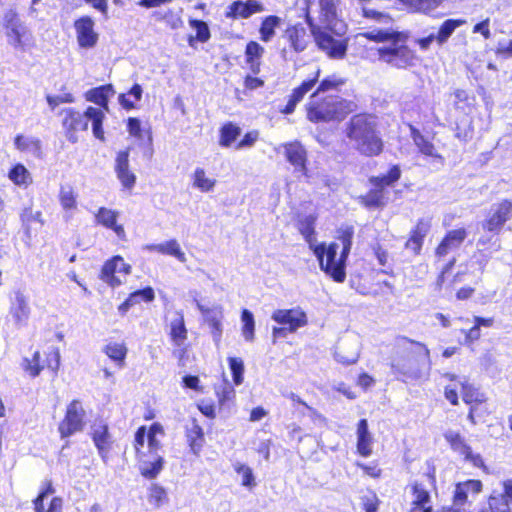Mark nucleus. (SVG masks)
Wrapping results in <instances>:
<instances>
[{
	"label": "nucleus",
	"instance_id": "obj_1",
	"mask_svg": "<svg viewBox=\"0 0 512 512\" xmlns=\"http://www.w3.org/2000/svg\"><path fill=\"white\" fill-rule=\"evenodd\" d=\"M355 228L342 225L336 230L335 241L320 242L312 247L320 270L335 283H344L347 277V262L352 250Z\"/></svg>",
	"mask_w": 512,
	"mask_h": 512
},
{
	"label": "nucleus",
	"instance_id": "obj_2",
	"mask_svg": "<svg viewBox=\"0 0 512 512\" xmlns=\"http://www.w3.org/2000/svg\"><path fill=\"white\" fill-rule=\"evenodd\" d=\"M360 36L375 43H388L377 48L380 62L396 69H408L415 65V51L407 45V36L403 32L374 29L362 32Z\"/></svg>",
	"mask_w": 512,
	"mask_h": 512
},
{
	"label": "nucleus",
	"instance_id": "obj_3",
	"mask_svg": "<svg viewBox=\"0 0 512 512\" xmlns=\"http://www.w3.org/2000/svg\"><path fill=\"white\" fill-rule=\"evenodd\" d=\"M344 132L359 155L374 158L384 152L385 142L375 115L367 112L352 115L345 125Z\"/></svg>",
	"mask_w": 512,
	"mask_h": 512
},
{
	"label": "nucleus",
	"instance_id": "obj_4",
	"mask_svg": "<svg viewBox=\"0 0 512 512\" xmlns=\"http://www.w3.org/2000/svg\"><path fill=\"white\" fill-rule=\"evenodd\" d=\"M396 342L401 355L391 363L394 375L402 382L420 379L430 363V350L424 343L406 336H398Z\"/></svg>",
	"mask_w": 512,
	"mask_h": 512
},
{
	"label": "nucleus",
	"instance_id": "obj_5",
	"mask_svg": "<svg viewBox=\"0 0 512 512\" xmlns=\"http://www.w3.org/2000/svg\"><path fill=\"white\" fill-rule=\"evenodd\" d=\"M306 119L313 124L341 122L357 110L355 102L338 95L312 92L304 106Z\"/></svg>",
	"mask_w": 512,
	"mask_h": 512
},
{
	"label": "nucleus",
	"instance_id": "obj_6",
	"mask_svg": "<svg viewBox=\"0 0 512 512\" xmlns=\"http://www.w3.org/2000/svg\"><path fill=\"white\" fill-rule=\"evenodd\" d=\"M60 114L63 115L62 127L64 133L70 142H77L78 134L87 131L89 122H91L94 137L100 141H105L103 129L105 114L102 110L94 106H88L84 112H80L69 107L61 110Z\"/></svg>",
	"mask_w": 512,
	"mask_h": 512
},
{
	"label": "nucleus",
	"instance_id": "obj_7",
	"mask_svg": "<svg viewBox=\"0 0 512 512\" xmlns=\"http://www.w3.org/2000/svg\"><path fill=\"white\" fill-rule=\"evenodd\" d=\"M304 18L318 50L330 59L340 60L346 57L349 38L345 31H339L331 25L317 24L308 10Z\"/></svg>",
	"mask_w": 512,
	"mask_h": 512
},
{
	"label": "nucleus",
	"instance_id": "obj_8",
	"mask_svg": "<svg viewBox=\"0 0 512 512\" xmlns=\"http://www.w3.org/2000/svg\"><path fill=\"white\" fill-rule=\"evenodd\" d=\"M321 70L317 68L308 78L303 80L298 86L292 89L288 96L287 103L280 108V113L284 115L292 114L297 105L304 99V97L312 91L321 95H330L328 92L332 90H338L344 85L345 80L342 78H336L334 76H328L320 80Z\"/></svg>",
	"mask_w": 512,
	"mask_h": 512
},
{
	"label": "nucleus",
	"instance_id": "obj_9",
	"mask_svg": "<svg viewBox=\"0 0 512 512\" xmlns=\"http://www.w3.org/2000/svg\"><path fill=\"white\" fill-rule=\"evenodd\" d=\"M406 490L411 498L407 512H434L431 493L437 491L435 466L428 465L419 478L406 485Z\"/></svg>",
	"mask_w": 512,
	"mask_h": 512
},
{
	"label": "nucleus",
	"instance_id": "obj_10",
	"mask_svg": "<svg viewBox=\"0 0 512 512\" xmlns=\"http://www.w3.org/2000/svg\"><path fill=\"white\" fill-rule=\"evenodd\" d=\"M3 28L8 43L15 49L25 50L34 45V37L15 10H8L3 17Z\"/></svg>",
	"mask_w": 512,
	"mask_h": 512
},
{
	"label": "nucleus",
	"instance_id": "obj_11",
	"mask_svg": "<svg viewBox=\"0 0 512 512\" xmlns=\"http://www.w3.org/2000/svg\"><path fill=\"white\" fill-rule=\"evenodd\" d=\"M21 367L31 378H36L43 371H49L55 376L60 367V353L58 348H52L42 356L40 351H35L31 358L22 359Z\"/></svg>",
	"mask_w": 512,
	"mask_h": 512
},
{
	"label": "nucleus",
	"instance_id": "obj_12",
	"mask_svg": "<svg viewBox=\"0 0 512 512\" xmlns=\"http://www.w3.org/2000/svg\"><path fill=\"white\" fill-rule=\"evenodd\" d=\"M213 390L217 399L216 405L212 401H207L204 399L200 400L196 404V407L200 413L211 420L216 418L217 410L221 412L225 409H228L234 403L236 398L235 388L227 380H224L218 385H214Z\"/></svg>",
	"mask_w": 512,
	"mask_h": 512
},
{
	"label": "nucleus",
	"instance_id": "obj_13",
	"mask_svg": "<svg viewBox=\"0 0 512 512\" xmlns=\"http://www.w3.org/2000/svg\"><path fill=\"white\" fill-rule=\"evenodd\" d=\"M87 413L80 399L71 400L65 409L63 418L58 424V432L61 439L81 432L86 425Z\"/></svg>",
	"mask_w": 512,
	"mask_h": 512
},
{
	"label": "nucleus",
	"instance_id": "obj_14",
	"mask_svg": "<svg viewBox=\"0 0 512 512\" xmlns=\"http://www.w3.org/2000/svg\"><path fill=\"white\" fill-rule=\"evenodd\" d=\"M272 319L282 327H274L272 335L274 340L278 337H283L286 332L294 333L299 328L305 327L308 324L307 314L300 308L290 309H277L272 313Z\"/></svg>",
	"mask_w": 512,
	"mask_h": 512
},
{
	"label": "nucleus",
	"instance_id": "obj_15",
	"mask_svg": "<svg viewBox=\"0 0 512 512\" xmlns=\"http://www.w3.org/2000/svg\"><path fill=\"white\" fill-rule=\"evenodd\" d=\"M512 219V200L502 199L495 203L486 213L481 222V228L485 233L499 235L505 224Z\"/></svg>",
	"mask_w": 512,
	"mask_h": 512
},
{
	"label": "nucleus",
	"instance_id": "obj_16",
	"mask_svg": "<svg viewBox=\"0 0 512 512\" xmlns=\"http://www.w3.org/2000/svg\"><path fill=\"white\" fill-rule=\"evenodd\" d=\"M145 434L146 426L142 425L137 428L134 435L133 448L135 450L136 458L142 464L140 466L141 476H143L146 479L152 480L155 479L162 471L164 467V459L163 457L156 455L152 462H147L145 460L146 453L143 451Z\"/></svg>",
	"mask_w": 512,
	"mask_h": 512
},
{
	"label": "nucleus",
	"instance_id": "obj_17",
	"mask_svg": "<svg viewBox=\"0 0 512 512\" xmlns=\"http://www.w3.org/2000/svg\"><path fill=\"white\" fill-rule=\"evenodd\" d=\"M483 489L481 480L468 479L455 484L452 495V507L455 508L453 512H468L465 507L470 504L469 496L478 495Z\"/></svg>",
	"mask_w": 512,
	"mask_h": 512
},
{
	"label": "nucleus",
	"instance_id": "obj_18",
	"mask_svg": "<svg viewBox=\"0 0 512 512\" xmlns=\"http://www.w3.org/2000/svg\"><path fill=\"white\" fill-rule=\"evenodd\" d=\"M77 44L82 49L94 48L99 40V34L95 30V22L89 15L77 18L73 23Z\"/></svg>",
	"mask_w": 512,
	"mask_h": 512
},
{
	"label": "nucleus",
	"instance_id": "obj_19",
	"mask_svg": "<svg viewBox=\"0 0 512 512\" xmlns=\"http://www.w3.org/2000/svg\"><path fill=\"white\" fill-rule=\"evenodd\" d=\"M468 231L464 227L448 230L434 248V255L443 260L449 253L459 249L465 242Z\"/></svg>",
	"mask_w": 512,
	"mask_h": 512
},
{
	"label": "nucleus",
	"instance_id": "obj_20",
	"mask_svg": "<svg viewBox=\"0 0 512 512\" xmlns=\"http://www.w3.org/2000/svg\"><path fill=\"white\" fill-rule=\"evenodd\" d=\"M284 157L295 169V171L307 176L308 174V153L304 145L293 140L281 144Z\"/></svg>",
	"mask_w": 512,
	"mask_h": 512
},
{
	"label": "nucleus",
	"instance_id": "obj_21",
	"mask_svg": "<svg viewBox=\"0 0 512 512\" xmlns=\"http://www.w3.org/2000/svg\"><path fill=\"white\" fill-rule=\"evenodd\" d=\"M129 156L130 148L118 151L115 157L114 171L123 189L130 191L134 188L137 177L130 168Z\"/></svg>",
	"mask_w": 512,
	"mask_h": 512
},
{
	"label": "nucleus",
	"instance_id": "obj_22",
	"mask_svg": "<svg viewBox=\"0 0 512 512\" xmlns=\"http://www.w3.org/2000/svg\"><path fill=\"white\" fill-rule=\"evenodd\" d=\"M184 437L191 454L199 456L206 445L204 428L200 421L192 417L184 427Z\"/></svg>",
	"mask_w": 512,
	"mask_h": 512
},
{
	"label": "nucleus",
	"instance_id": "obj_23",
	"mask_svg": "<svg viewBox=\"0 0 512 512\" xmlns=\"http://www.w3.org/2000/svg\"><path fill=\"white\" fill-rule=\"evenodd\" d=\"M431 228L429 220L420 218L409 231L405 248L412 252L413 255L419 256L422 252L424 241Z\"/></svg>",
	"mask_w": 512,
	"mask_h": 512
},
{
	"label": "nucleus",
	"instance_id": "obj_24",
	"mask_svg": "<svg viewBox=\"0 0 512 512\" xmlns=\"http://www.w3.org/2000/svg\"><path fill=\"white\" fill-rule=\"evenodd\" d=\"M264 10V5L258 0H235L227 7L224 16L231 20L247 19Z\"/></svg>",
	"mask_w": 512,
	"mask_h": 512
},
{
	"label": "nucleus",
	"instance_id": "obj_25",
	"mask_svg": "<svg viewBox=\"0 0 512 512\" xmlns=\"http://www.w3.org/2000/svg\"><path fill=\"white\" fill-rule=\"evenodd\" d=\"M283 38L295 53H302L310 43V35L301 23L288 25L283 31Z\"/></svg>",
	"mask_w": 512,
	"mask_h": 512
},
{
	"label": "nucleus",
	"instance_id": "obj_26",
	"mask_svg": "<svg viewBox=\"0 0 512 512\" xmlns=\"http://www.w3.org/2000/svg\"><path fill=\"white\" fill-rule=\"evenodd\" d=\"M55 489L51 480H45L39 490L38 495L33 500L34 512H62L63 500L61 497H53L46 509L44 506V499L50 494H53Z\"/></svg>",
	"mask_w": 512,
	"mask_h": 512
},
{
	"label": "nucleus",
	"instance_id": "obj_27",
	"mask_svg": "<svg viewBox=\"0 0 512 512\" xmlns=\"http://www.w3.org/2000/svg\"><path fill=\"white\" fill-rule=\"evenodd\" d=\"M169 338L174 346L180 348L178 358H184L185 354L187 353L185 342L188 338V330L186 328L185 318L182 313H179L178 317L171 321Z\"/></svg>",
	"mask_w": 512,
	"mask_h": 512
},
{
	"label": "nucleus",
	"instance_id": "obj_28",
	"mask_svg": "<svg viewBox=\"0 0 512 512\" xmlns=\"http://www.w3.org/2000/svg\"><path fill=\"white\" fill-rule=\"evenodd\" d=\"M119 213L115 210L106 207H100L96 214L95 219L101 226L112 230L121 240L126 239V232L123 225L117 223Z\"/></svg>",
	"mask_w": 512,
	"mask_h": 512
},
{
	"label": "nucleus",
	"instance_id": "obj_29",
	"mask_svg": "<svg viewBox=\"0 0 512 512\" xmlns=\"http://www.w3.org/2000/svg\"><path fill=\"white\" fill-rule=\"evenodd\" d=\"M410 136L416 145L418 152L426 157H430L438 161L441 165L444 164V157L437 152L435 145L432 141L427 139L417 128L410 126Z\"/></svg>",
	"mask_w": 512,
	"mask_h": 512
},
{
	"label": "nucleus",
	"instance_id": "obj_30",
	"mask_svg": "<svg viewBox=\"0 0 512 512\" xmlns=\"http://www.w3.org/2000/svg\"><path fill=\"white\" fill-rule=\"evenodd\" d=\"M358 203L367 210H381L388 203L386 191L372 186L365 194L358 197Z\"/></svg>",
	"mask_w": 512,
	"mask_h": 512
},
{
	"label": "nucleus",
	"instance_id": "obj_31",
	"mask_svg": "<svg viewBox=\"0 0 512 512\" xmlns=\"http://www.w3.org/2000/svg\"><path fill=\"white\" fill-rule=\"evenodd\" d=\"M115 93L112 84L100 85L89 89L85 93V99L99 106L104 113L109 110V98Z\"/></svg>",
	"mask_w": 512,
	"mask_h": 512
},
{
	"label": "nucleus",
	"instance_id": "obj_32",
	"mask_svg": "<svg viewBox=\"0 0 512 512\" xmlns=\"http://www.w3.org/2000/svg\"><path fill=\"white\" fill-rule=\"evenodd\" d=\"M265 49L257 41L251 40L245 46V63L253 74L261 71V59Z\"/></svg>",
	"mask_w": 512,
	"mask_h": 512
},
{
	"label": "nucleus",
	"instance_id": "obj_33",
	"mask_svg": "<svg viewBox=\"0 0 512 512\" xmlns=\"http://www.w3.org/2000/svg\"><path fill=\"white\" fill-rule=\"evenodd\" d=\"M119 262H123V257L114 255L103 263L100 270L99 278L112 288L118 287L122 283L115 275Z\"/></svg>",
	"mask_w": 512,
	"mask_h": 512
},
{
	"label": "nucleus",
	"instance_id": "obj_34",
	"mask_svg": "<svg viewBox=\"0 0 512 512\" xmlns=\"http://www.w3.org/2000/svg\"><path fill=\"white\" fill-rule=\"evenodd\" d=\"M357 443L356 448L359 455L369 457L372 454L373 438L368 429L366 419H360L357 423Z\"/></svg>",
	"mask_w": 512,
	"mask_h": 512
},
{
	"label": "nucleus",
	"instance_id": "obj_35",
	"mask_svg": "<svg viewBox=\"0 0 512 512\" xmlns=\"http://www.w3.org/2000/svg\"><path fill=\"white\" fill-rule=\"evenodd\" d=\"M316 221L317 216L315 214H309L307 216L297 219L296 227L299 233L302 235L304 240L307 242L309 249L317 246L316 242Z\"/></svg>",
	"mask_w": 512,
	"mask_h": 512
},
{
	"label": "nucleus",
	"instance_id": "obj_36",
	"mask_svg": "<svg viewBox=\"0 0 512 512\" xmlns=\"http://www.w3.org/2000/svg\"><path fill=\"white\" fill-rule=\"evenodd\" d=\"M91 438L99 455L104 459L112 444L108 425L102 423L96 426L91 432Z\"/></svg>",
	"mask_w": 512,
	"mask_h": 512
},
{
	"label": "nucleus",
	"instance_id": "obj_37",
	"mask_svg": "<svg viewBox=\"0 0 512 512\" xmlns=\"http://www.w3.org/2000/svg\"><path fill=\"white\" fill-rule=\"evenodd\" d=\"M402 171L398 164L391 165L386 174L371 176L368 182L371 186L377 187L385 191L386 187L393 186L401 178Z\"/></svg>",
	"mask_w": 512,
	"mask_h": 512
},
{
	"label": "nucleus",
	"instance_id": "obj_38",
	"mask_svg": "<svg viewBox=\"0 0 512 512\" xmlns=\"http://www.w3.org/2000/svg\"><path fill=\"white\" fill-rule=\"evenodd\" d=\"M410 13L429 15L438 9L444 0H398Z\"/></svg>",
	"mask_w": 512,
	"mask_h": 512
},
{
	"label": "nucleus",
	"instance_id": "obj_39",
	"mask_svg": "<svg viewBox=\"0 0 512 512\" xmlns=\"http://www.w3.org/2000/svg\"><path fill=\"white\" fill-rule=\"evenodd\" d=\"M241 135V128L232 121L223 123L219 128L218 144L222 148L234 147Z\"/></svg>",
	"mask_w": 512,
	"mask_h": 512
},
{
	"label": "nucleus",
	"instance_id": "obj_40",
	"mask_svg": "<svg viewBox=\"0 0 512 512\" xmlns=\"http://www.w3.org/2000/svg\"><path fill=\"white\" fill-rule=\"evenodd\" d=\"M103 352L115 364L116 367L123 368L125 366V360L127 357L128 348L124 341L108 342L103 347Z\"/></svg>",
	"mask_w": 512,
	"mask_h": 512
},
{
	"label": "nucleus",
	"instance_id": "obj_41",
	"mask_svg": "<svg viewBox=\"0 0 512 512\" xmlns=\"http://www.w3.org/2000/svg\"><path fill=\"white\" fill-rule=\"evenodd\" d=\"M14 145L22 153H29L37 158L42 157V143L38 138L17 134L14 138Z\"/></svg>",
	"mask_w": 512,
	"mask_h": 512
},
{
	"label": "nucleus",
	"instance_id": "obj_42",
	"mask_svg": "<svg viewBox=\"0 0 512 512\" xmlns=\"http://www.w3.org/2000/svg\"><path fill=\"white\" fill-rule=\"evenodd\" d=\"M460 391L463 402L468 406L488 402L487 395L467 380L460 383Z\"/></svg>",
	"mask_w": 512,
	"mask_h": 512
},
{
	"label": "nucleus",
	"instance_id": "obj_43",
	"mask_svg": "<svg viewBox=\"0 0 512 512\" xmlns=\"http://www.w3.org/2000/svg\"><path fill=\"white\" fill-rule=\"evenodd\" d=\"M372 252L377 259V262L380 266L386 268L382 270L383 273L387 275H393L392 271V257L389 254L388 245L382 242L380 239H376L375 242L371 245Z\"/></svg>",
	"mask_w": 512,
	"mask_h": 512
},
{
	"label": "nucleus",
	"instance_id": "obj_44",
	"mask_svg": "<svg viewBox=\"0 0 512 512\" xmlns=\"http://www.w3.org/2000/svg\"><path fill=\"white\" fill-rule=\"evenodd\" d=\"M10 314L17 324H25L30 315V307L26 297L17 293L15 300L10 307Z\"/></svg>",
	"mask_w": 512,
	"mask_h": 512
},
{
	"label": "nucleus",
	"instance_id": "obj_45",
	"mask_svg": "<svg viewBox=\"0 0 512 512\" xmlns=\"http://www.w3.org/2000/svg\"><path fill=\"white\" fill-rule=\"evenodd\" d=\"M466 24L465 19H446L441 23L438 28L437 33L435 34V41L439 45H443L448 41V39L452 36L454 31L458 28Z\"/></svg>",
	"mask_w": 512,
	"mask_h": 512
},
{
	"label": "nucleus",
	"instance_id": "obj_46",
	"mask_svg": "<svg viewBox=\"0 0 512 512\" xmlns=\"http://www.w3.org/2000/svg\"><path fill=\"white\" fill-rule=\"evenodd\" d=\"M281 24V18L276 15H268L261 20L259 35L262 42H270L276 34V29Z\"/></svg>",
	"mask_w": 512,
	"mask_h": 512
},
{
	"label": "nucleus",
	"instance_id": "obj_47",
	"mask_svg": "<svg viewBox=\"0 0 512 512\" xmlns=\"http://www.w3.org/2000/svg\"><path fill=\"white\" fill-rule=\"evenodd\" d=\"M147 248L150 251H155L163 255H171L181 262L185 261V254L181 250L179 243L175 239H171L169 241H166L165 243L152 244L147 246Z\"/></svg>",
	"mask_w": 512,
	"mask_h": 512
},
{
	"label": "nucleus",
	"instance_id": "obj_48",
	"mask_svg": "<svg viewBox=\"0 0 512 512\" xmlns=\"http://www.w3.org/2000/svg\"><path fill=\"white\" fill-rule=\"evenodd\" d=\"M127 131L133 138L148 143L152 142V132L150 127L144 128L140 119L136 117H129L127 119Z\"/></svg>",
	"mask_w": 512,
	"mask_h": 512
},
{
	"label": "nucleus",
	"instance_id": "obj_49",
	"mask_svg": "<svg viewBox=\"0 0 512 512\" xmlns=\"http://www.w3.org/2000/svg\"><path fill=\"white\" fill-rule=\"evenodd\" d=\"M8 178L13 184L19 187L26 188L32 183V176L30 172L21 163H16L10 168Z\"/></svg>",
	"mask_w": 512,
	"mask_h": 512
},
{
	"label": "nucleus",
	"instance_id": "obj_50",
	"mask_svg": "<svg viewBox=\"0 0 512 512\" xmlns=\"http://www.w3.org/2000/svg\"><path fill=\"white\" fill-rule=\"evenodd\" d=\"M192 185L201 192L207 193L214 189L216 180L207 176L203 168H196L192 175Z\"/></svg>",
	"mask_w": 512,
	"mask_h": 512
},
{
	"label": "nucleus",
	"instance_id": "obj_51",
	"mask_svg": "<svg viewBox=\"0 0 512 512\" xmlns=\"http://www.w3.org/2000/svg\"><path fill=\"white\" fill-rule=\"evenodd\" d=\"M142 87L135 83L127 93H121L118 97L120 105L127 111L136 107V103L141 100Z\"/></svg>",
	"mask_w": 512,
	"mask_h": 512
},
{
	"label": "nucleus",
	"instance_id": "obj_52",
	"mask_svg": "<svg viewBox=\"0 0 512 512\" xmlns=\"http://www.w3.org/2000/svg\"><path fill=\"white\" fill-rule=\"evenodd\" d=\"M444 439L449 444L450 448L461 456L471 448L464 436L459 432L448 431L444 434Z\"/></svg>",
	"mask_w": 512,
	"mask_h": 512
},
{
	"label": "nucleus",
	"instance_id": "obj_53",
	"mask_svg": "<svg viewBox=\"0 0 512 512\" xmlns=\"http://www.w3.org/2000/svg\"><path fill=\"white\" fill-rule=\"evenodd\" d=\"M492 410L489 407L488 402H484L483 404H472L469 406L467 419L468 421L475 425L479 422H485L486 418L490 416Z\"/></svg>",
	"mask_w": 512,
	"mask_h": 512
},
{
	"label": "nucleus",
	"instance_id": "obj_54",
	"mask_svg": "<svg viewBox=\"0 0 512 512\" xmlns=\"http://www.w3.org/2000/svg\"><path fill=\"white\" fill-rule=\"evenodd\" d=\"M147 500L156 509L162 507L168 502V495L165 488L157 483L151 484L148 488Z\"/></svg>",
	"mask_w": 512,
	"mask_h": 512
},
{
	"label": "nucleus",
	"instance_id": "obj_55",
	"mask_svg": "<svg viewBox=\"0 0 512 512\" xmlns=\"http://www.w3.org/2000/svg\"><path fill=\"white\" fill-rule=\"evenodd\" d=\"M337 3L338 0H319L320 17L326 25H331L337 19Z\"/></svg>",
	"mask_w": 512,
	"mask_h": 512
},
{
	"label": "nucleus",
	"instance_id": "obj_56",
	"mask_svg": "<svg viewBox=\"0 0 512 512\" xmlns=\"http://www.w3.org/2000/svg\"><path fill=\"white\" fill-rule=\"evenodd\" d=\"M165 434L163 426L159 422H154L150 425L149 429H146L148 448L150 453L157 454L161 448V442L157 439V435L163 436Z\"/></svg>",
	"mask_w": 512,
	"mask_h": 512
},
{
	"label": "nucleus",
	"instance_id": "obj_57",
	"mask_svg": "<svg viewBox=\"0 0 512 512\" xmlns=\"http://www.w3.org/2000/svg\"><path fill=\"white\" fill-rule=\"evenodd\" d=\"M242 320V335L246 341L252 342L255 337V321L252 312L248 309H243L241 312Z\"/></svg>",
	"mask_w": 512,
	"mask_h": 512
},
{
	"label": "nucleus",
	"instance_id": "obj_58",
	"mask_svg": "<svg viewBox=\"0 0 512 512\" xmlns=\"http://www.w3.org/2000/svg\"><path fill=\"white\" fill-rule=\"evenodd\" d=\"M360 505L365 512H378L381 500L374 490L367 489L360 497Z\"/></svg>",
	"mask_w": 512,
	"mask_h": 512
},
{
	"label": "nucleus",
	"instance_id": "obj_59",
	"mask_svg": "<svg viewBox=\"0 0 512 512\" xmlns=\"http://www.w3.org/2000/svg\"><path fill=\"white\" fill-rule=\"evenodd\" d=\"M234 471L241 475L242 481L241 485L248 488L253 489L256 486L255 477L253 474L252 468L247 466L246 464L237 463L234 465Z\"/></svg>",
	"mask_w": 512,
	"mask_h": 512
},
{
	"label": "nucleus",
	"instance_id": "obj_60",
	"mask_svg": "<svg viewBox=\"0 0 512 512\" xmlns=\"http://www.w3.org/2000/svg\"><path fill=\"white\" fill-rule=\"evenodd\" d=\"M229 368L232 375V380L235 385H241L244 377V363L241 358L229 357L228 359Z\"/></svg>",
	"mask_w": 512,
	"mask_h": 512
},
{
	"label": "nucleus",
	"instance_id": "obj_61",
	"mask_svg": "<svg viewBox=\"0 0 512 512\" xmlns=\"http://www.w3.org/2000/svg\"><path fill=\"white\" fill-rule=\"evenodd\" d=\"M59 202L64 210H72L77 207L76 194L71 187H61L59 191Z\"/></svg>",
	"mask_w": 512,
	"mask_h": 512
},
{
	"label": "nucleus",
	"instance_id": "obj_62",
	"mask_svg": "<svg viewBox=\"0 0 512 512\" xmlns=\"http://www.w3.org/2000/svg\"><path fill=\"white\" fill-rule=\"evenodd\" d=\"M134 305L140 304L141 302H152L155 299V292L151 286H146L142 289H138L128 295Z\"/></svg>",
	"mask_w": 512,
	"mask_h": 512
},
{
	"label": "nucleus",
	"instance_id": "obj_63",
	"mask_svg": "<svg viewBox=\"0 0 512 512\" xmlns=\"http://www.w3.org/2000/svg\"><path fill=\"white\" fill-rule=\"evenodd\" d=\"M189 24L196 30L197 41L205 43L210 39L211 33L205 21L199 19H190Z\"/></svg>",
	"mask_w": 512,
	"mask_h": 512
},
{
	"label": "nucleus",
	"instance_id": "obj_64",
	"mask_svg": "<svg viewBox=\"0 0 512 512\" xmlns=\"http://www.w3.org/2000/svg\"><path fill=\"white\" fill-rule=\"evenodd\" d=\"M488 506L486 509L480 512H510V507L506 506L504 500L501 497H489Z\"/></svg>",
	"mask_w": 512,
	"mask_h": 512
}]
</instances>
